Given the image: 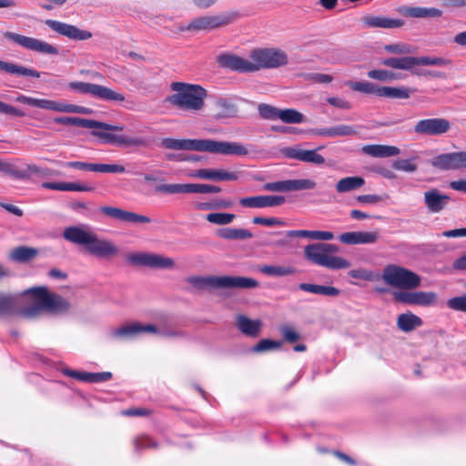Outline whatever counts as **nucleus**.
I'll return each mask as SVG.
<instances>
[{
	"instance_id": "nucleus-49",
	"label": "nucleus",
	"mask_w": 466,
	"mask_h": 466,
	"mask_svg": "<svg viewBox=\"0 0 466 466\" xmlns=\"http://www.w3.org/2000/svg\"><path fill=\"white\" fill-rule=\"evenodd\" d=\"M235 217L234 214L230 213H209L206 218L208 222L216 225H228L234 220Z\"/></svg>"
},
{
	"instance_id": "nucleus-1",
	"label": "nucleus",
	"mask_w": 466,
	"mask_h": 466,
	"mask_svg": "<svg viewBox=\"0 0 466 466\" xmlns=\"http://www.w3.org/2000/svg\"><path fill=\"white\" fill-rule=\"evenodd\" d=\"M253 62L232 54H222L217 58L220 67L238 73H251L261 68H277L288 64L286 53L277 48H258L250 53Z\"/></svg>"
},
{
	"instance_id": "nucleus-25",
	"label": "nucleus",
	"mask_w": 466,
	"mask_h": 466,
	"mask_svg": "<svg viewBox=\"0 0 466 466\" xmlns=\"http://www.w3.org/2000/svg\"><path fill=\"white\" fill-rule=\"evenodd\" d=\"M46 25L55 32L74 40H87L92 37L89 31L82 30L76 25L66 24L60 21L47 19Z\"/></svg>"
},
{
	"instance_id": "nucleus-34",
	"label": "nucleus",
	"mask_w": 466,
	"mask_h": 466,
	"mask_svg": "<svg viewBox=\"0 0 466 466\" xmlns=\"http://www.w3.org/2000/svg\"><path fill=\"white\" fill-rule=\"evenodd\" d=\"M400 12L404 16L413 18L440 17L442 15V11L438 8L422 6H406L402 7Z\"/></svg>"
},
{
	"instance_id": "nucleus-52",
	"label": "nucleus",
	"mask_w": 466,
	"mask_h": 466,
	"mask_svg": "<svg viewBox=\"0 0 466 466\" xmlns=\"http://www.w3.org/2000/svg\"><path fill=\"white\" fill-rule=\"evenodd\" d=\"M368 76L371 79L382 81V82H388L391 81L393 79H396V74L384 70V69H374L370 70L367 73Z\"/></svg>"
},
{
	"instance_id": "nucleus-56",
	"label": "nucleus",
	"mask_w": 466,
	"mask_h": 466,
	"mask_svg": "<svg viewBox=\"0 0 466 466\" xmlns=\"http://www.w3.org/2000/svg\"><path fill=\"white\" fill-rule=\"evenodd\" d=\"M252 222L256 225H262L267 227L273 226H285L286 223L284 220L277 218H263V217H255L252 219Z\"/></svg>"
},
{
	"instance_id": "nucleus-64",
	"label": "nucleus",
	"mask_w": 466,
	"mask_h": 466,
	"mask_svg": "<svg viewBox=\"0 0 466 466\" xmlns=\"http://www.w3.org/2000/svg\"><path fill=\"white\" fill-rule=\"evenodd\" d=\"M327 101L329 105L338 108L350 109L351 107V104L349 101L340 97H329Z\"/></svg>"
},
{
	"instance_id": "nucleus-22",
	"label": "nucleus",
	"mask_w": 466,
	"mask_h": 466,
	"mask_svg": "<svg viewBox=\"0 0 466 466\" xmlns=\"http://www.w3.org/2000/svg\"><path fill=\"white\" fill-rule=\"evenodd\" d=\"M432 167L441 170L466 168V151L443 153L431 160Z\"/></svg>"
},
{
	"instance_id": "nucleus-18",
	"label": "nucleus",
	"mask_w": 466,
	"mask_h": 466,
	"mask_svg": "<svg viewBox=\"0 0 466 466\" xmlns=\"http://www.w3.org/2000/svg\"><path fill=\"white\" fill-rule=\"evenodd\" d=\"M155 189L164 194H208L221 191L219 187L208 184H160Z\"/></svg>"
},
{
	"instance_id": "nucleus-43",
	"label": "nucleus",
	"mask_w": 466,
	"mask_h": 466,
	"mask_svg": "<svg viewBox=\"0 0 466 466\" xmlns=\"http://www.w3.org/2000/svg\"><path fill=\"white\" fill-rule=\"evenodd\" d=\"M17 312V299L15 296L0 292V318Z\"/></svg>"
},
{
	"instance_id": "nucleus-13",
	"label": "nucleus",
	"mask_w": 466,
	"mask_h": 466,
	"mask_svg": "<svg viewBox=\"0 0 466 466\" xmlns=\"http://www.w3.org/2000/svg\"><path fill=\"white\" fill-rule=\"evenodd\" d=\"M238 17L236 12L223 13L217 15L199 16L191 20L181 31L212 30L233 23Z\"/></svg>"
},
{
	"instance_id": "nucleus-57",
	"label": "nucleus",
	"mask_w": 466,
	"mask_h": 466,
	"mask_svg": "<svg viewBox=\"0 0 466 466\" xmlns=\"http://www.w3.org/2000/svg\"><path fill=\"white\" fill-rule=\"evenodd\" d=\"M384 49L391 54L406 55L411 53L410 46L406 44H390L384 46Z\"/></svg>"
},
{
	"instance_id": "nucleus-36",
	"label": "nucleus",
	"mask_w": 466,
	"mask_h": 466,
	"mask_svg": "<svg viewBox=\"0 0 466 466\" xmlns=\"http://www.w3.org/2000/svg\"><path fill=\"white\" fill-rule=\"evenodd\" d=\"M362 153L373 157H389L400 154V150L394 146L366 145L361 148Z\"/></svg>"
},
{
	"instance_id": "nucleus-7",
	"label": "nucleus",
	"mask_w": 466,
	"mask_h": 466,
	"mask_svg": "<svg viewBox=\"0 0 466 466\" xmlns=\"http://www.w3.org/2000/svg\"><path fill=\"white\" fill-rule=\"evenodd\" d=\"M142 332H148L154 334H159L166 338H187V334L186 331L177 329L161 328L158 329L154 324H141L139 322H134L132 324L123 325L118 329L112 331L114 338H134Z\"/></svg>"
},
{
	"instance_id": "nucleus-10",
	"label": "nucleus",
	"mask_w": 466,
	"mask_h": 466,
	"mask_svg": "<svg viewBox=\"0 0 466 466\" xmlns=\"http://www.w3.org/2000/svg\"><path fill=\"white\" fill-rule=\"evenodd\" d=\"M91 128H97L102 130H93L91 135L98 137L103 143L118 145V146H141L143 140L139 138H133L130 137H124L121 135L112 134L106 131H122L124 126L121 125H111L105 122H100L92 119Z\"/></svg>"
},
{
	"instance_id": "nucleus-4",
	"label": "nucleus",
	"mask_w": 466,
	"mask_h": 466,
	"mask_svg": "<svg viewBox=\"0 0 466 466\" xmlns=\"http://www.w3.org/2000/svg\"><path fill=\"white\" fill-rule=\"evenodd\" d=\"M175 93L167 101L179 109L199 111L204 107L207 90L199 85L173 82L170 85Z\"/></svg>"
},
{
	"instance_id": "nucleus-11",
	"label": "nucleus",
	"mask_w": 466,
	"mask_h": 466,
	"mask_svg": "<svg viewBox=\"0 0 466 466\" xmlns=\"http://www.w3.org/2000/svg\"><path fill=\"white\" fill-rule=\"evenodd\" d=\"M381 64L385 66L394 69L412 71L416 66H446L451 64V60L443 57L402 56L382 59Z\"/></svg>"
},
{
	"instance_id": "nucleus-37",
	"label": "nucleus",
	"mask_w": 466,
	"mask_h": 466,
	"mask_svg": "<svg viewBox=\"0 0 466 466\" xmlns=\"http://www.w3.org/2000/svg\"><path fill=\"white\" fill-rule=\"evenodd\" d=\"M422 324V319L410 311L401 313L397 318L398 329L406 333L413 331L417 328L421 327Z\"/></svg>"
},
{
	"instance_id": "nucleus-21",
	"label": "nucleus",
	"mask_w": 466,
	"mask_h": 466,
	"mask_svg": "<svg viewBox=\"0 0 466 466\" xmlns=\"http://www.w3.org/2000/svg\"><path fill=\"white\" fill-rule=\"evenodd\" d=\"M451 129V122L445 118L421 119L414 126V132L422 136H441Z\"/></svg>"
},
{
	"instance_id": "nucleus-30",
	"label": "nucleus",
	"mask_w": 466,
	"mask_h": 466,
	"mask_svg": "<svg viewBox=\"0 0 466 466\" xmlns=\"http://www.w3.org/2000/svg\"><path fill=\"white\" fill-rule=\"evenodd\" d=\"M236 325L242 334L250 338L258 337L262 328L260 319H250L244 315L237 317Z\"/></svg>"
},
{
	"instance_id": "nucleus-2",
	"label": "nucleus",
	"mask_w": 466,
	"mask_h": 466,
	"mask_svg": "<svg viewBox=\"0 0 466 466\" xmlns=\"http://www.w3.org/2000/svg\"><path fill=\"white\" fill-rule=\"evenodd\" d=\"M63 237L71 243L83 246L88 254L96 258H109L118 254V248L111 240L99 238L87 225L67 227Z\"/></svg>"
},
{
	"instance_id": "nucleus-28",
	"label": "nucleus",
	"mask_w": 466,
	"mask_h": 466,
	"mask_svg": "<svg viewBox=\"0 0 466 466\" xmlns=\"http://www.w3.org/2000/svg\"><path fill=\"white\" fill-rule=\"evenodd\" d=\"M379 238L380 235L376 231H350L339 237V241L347 245L374 244Z\"/></svg>"
},
{
	"instance_id": "nucleus-26",
	"label": "nucleus",
	"mask_w": 466,
	"mask_h": 466,
	"mask_svg": "<svg viewBox=\"0 0 466 466\" xmlns=\"http://www.w3.org/2000/svg\"><path fill=\"white\" fill-rule=\"evenodd\" d=\"M100 211L114 219L128 222V223H149L151 218L149 217L139 215L131 211H127L119 208L104 206L100 208Z\"/></svg>"
},
{
	"instance_id": "nucleus-5",
	"label": "nucleus",
	"mask_w": 466,
	"mask_h": 466,
	"mask_svg": "<svg viewBox=\"0 0 466 466\" xmlns=\"http://www.w3.org/2000/svg\"><path fill=\"white\" fill-rule=\"evenodd\" d=\"M339 247L329 243H313L304 248L305 258L312 264L329 269L349 268L350 262L341 257L332 256Z\"/></svg>"
},
{
	"instance_id": "nucleus-39",
	"label": "nucleus",
	"mask_w": 466,
	"mask_h": 466,
	"mask_svg": "<svg viewBox=\"0 0 466 466\" xmlns=\"http://www.w3.org/2000/svg\"><path fill=\"white\" fill-rule=\"evenodd\" d=\"M42 187L58 191L91 192L94 190L91 186L75 182H44Z\"/></svg>"
},
{
	"instance_id": "nucleus-55",
	"label": "nucleus",
	"mask_w": 466,
	"mask_h": 466,
	"mask_svg": "<svg viewBox=\"0 0 466 466\" xmlns=\"http://www.w3.org/2000/svg\"><path fill=\"white\" fill-rule=\"evenodd\" d=\"M35 303L30 305L21 310V315L25 318H34L36 317L42 310H44V307L41 305V299H35Z\"/></svg>"
},
{
	"instance_id": "nucleus-63",
	"label": "nucleus",
	"mask_w": 466,
	"mask_h": 466,
	"mask_svg": "<svg viewBox=\"0 0 466 466\" xmlns=\"http://www.w3.org/2000/svg\"><path fill=\"white\" fill-rule=\"evenodd\" d=\"M281 333L284 339L288 342H295L299 339V334L289 327H283Z\"/></svg>"
},
{
	"instance_id": "nucleus-61",
	"label": "nucleus",
	"mask_w": 466,
	"mask_h": 466,
	"mask_svg": "<svg viewBox=\"0 0 466 466\" xmlns=\"http://www.w3.org/2000/svg\"><path fill=\"white\" fill-rule=\"evenodd\" d=\"M112 378V373L109 371L103 372H89V381L88 383H97L107 381Z\"/></svg>"
},
{
	"instance_id": "nucleus-51",
	"label": "nucleus",
	"mask_w": 466,
	"mask_h": 466,
	"mask_svg": "<svg viewBox=\"0 0 466 466\" xmlns=\"http://www.w3.org/2000/svg\"><path fill=\"white\" fill-rule=\"evenodd\" d=\"M281 341L264 339L258 341L252 349L251 351L255 353L264 352L268 350H272L275 349H279L281 346Z\"/></svg>"
},
{
	"instance_id": "nucleus-53",
	"label": "nucleus",
	"mask_w": 466,
	"mask_h": 466,
	"mask_svg": "<svg viewBox=\"0 0 466 466\" xmlns=\"http://www.w3.org/2000/svg\"><path fill=\"white\" fill-rule=\"evenodd\" d=\"M447 306L451 309L466 312V293L448 299Z\"/></svg>"
},
{
	"instance_id": "nucleus-62",
	"label": "nucleus",
	"mask_w": 466,
	"mask_h": 466,
	"mask_svg": "<svg viewBox=\"0 0 466 466\" xmlns=\"http://www.w3.org/2000/svg\"><path fill=\"white\" fill-rule=\"evenodd\" d=\"M349 275L354 279H360L364 280L372 279V272L363 268L352 269L349 272Z\"/></svg>"
},
{
	"instance_id": "nucleus-45",
	"label": "nucleus",
	"mask_w": 466,
	"mask_h": 466,
	"mask_svg": "<svg viewBox=\"0 0 466 466\" xmlns=\"http://www.w3.org/2000/svg\"><path fill=\"white\" fill-rule=\"evenodd\" d=\"M259 271L271 277H283L294 274L296 268L292 267L264 265L260 267Z\"/></svg>"
},
{
	"instance_id": "nucleus-54",
	"label": "nucleus",
	"mask_w": 466,
	"mask_h": 466,
	"mask_svg": "<svg viewBox=\"0 0 466 466\" xmlns=\"http://www.w3.org/2000/svg\"><path fill=\"white\" fill-rule=\"evenodd\" d=\"M415 159V157L411 159H399L394 161L392 167L393 168L397 170H401L409 173L415 172L417 170V166L412 163V160Z\"/></svg>"
},
{
	"instance_id": "nucleus-46",
	"label": "nucleus",
	"mask_w": 466,
	"mask_h": 466,
	"mask_svg": "<svg viewBox=\"0 0 466 466\" xmlns=\"http://www.w3.org/2000/svg\"><path fill=\"white\" fill-rule=\"evenodd\" d=\"M55 123L73 126V127H81L84 128H91L92 119L80 118L75 116H57L54 119Z\"/></svg>"
},
{
	"instance_id": "nucleus-9",
	"label": "nucleus",
	"mask_w": 466,
	"mask_h": 466,
	"mask_svg": "<svg viewBox=\"0 0 466 466\" xmlns=\"http://www.w3.org/2000/svg\"><path fill=\"white\" fill-rule=\"evenodd\" d=\"M346 86L353 91L388 98L406 99L412 93V90L406 86H380L368 81H348Z\"/></svg>"
},
{
	"instance_id": "nucleus-14",
	"label": "nucleus",
	"mask_w": 466,
	"mask_h": 466,
	"mask_svg": "<svg viewBox=\"0 0 466 466\" xmlns=\"http://www.w3.org/2000/svg\"><path fill=\"white\" fill-rule=\"evenodd\" d=\"M25 295H31L34 299H41V305L45 311L52 313H65L70 309L69 302L57 294H51L46 287H35L25 290Z\"/></svg>"
},
{
	"instance_id": "nucleus-60",
	"label": "nucleus",
	"mask_w": 466,
	"mask_h": 466,
	"mask_svg": "<svg viewBox=\"0 0 466 466\" xmlns=\"http://www.w3.org/2000/svg\"><path fill=\"white\" fill-rule=\"evenodd\" d=\"M63 374L80 381H89V372L78 371L71 369H65L63 370Z\"/></svg>"
},
{
	"instance_id": "nucleus-6",
	"label": "nucleus",
	"mask_w": 466,
	"mask_h": 466,
	"mask_svg": "<svg viewBox=\"0 0 466 466\" xmlns=\"http://www.w3.org/2000/svg\"><path fill=\"white\" fill-rule=\"evenodd\" d=\"M187 282L200 290L225 289H251L259 286L258 281L255 279L241 276H198L189 278Z\"/></svg>"
},
{
	"instance_id": "nucleus-12",
	"label": "nucleus",
	"mask_w": 466,
	"mask_h": 466,
	"mask_svg": "<svg viewBox=\"0 0 466 466\" xmlns=\"http://www.w3.org/2000/svg\"><path fill=\"white\" fill-rule=\"evenodd\" d=\"M16 101L31 106L43 108L54 112L76 113V114H90L92 110L88 107L77 106L74 104L64 103L56 100L40 99L31 96L20 95L16 97Z\"/></svg>"
},
{
	"instance_id": "nucleus-20",
	"label": "nucleus",
	"mask_w": 466,
	"mask_h": 466,
	"mask_svg": "<svg viewBox=\"0 0 466 466\" xmlns=\"http://www.w3.org/2000/svg\"><path fill=\"white\" fill-rule=\"evenodd\" d=\"M317 186L316 182L311 179H288L264 184L263 189L270 192H291L307 189H313Z\"/></svg>"
},
{
	"instance_id": "nucleus-40",
	"label": "nucleus",
	"mask_w": 466,
	"mask_h": 466,
	"mask_svg": "<svg viewBox=\"0 0 466 466\" xmlns=\"http://www.w3.org/2000/svg\"><path fill=\"white\" fill-rule=\"evenodd\" d=\"M299 289L303 291H306V292L328 296V297H337L340 294V290L332 286H323V285H317V284H310V283H300L299 285Z\"/></svg>"
},
{
	"instance_id": "nucleus-3",
	"label": "nucleus",
	"mask_w": 466,
	"mask_h": 466,
	"mask_svg": "<svg viewBox=\"0 0 466 466\" xmlns=\"http://www.w3.org/2000/svg\"><path fill=\"white\" fill-rule=\"evenodd\" d=\"M161 146L167 149L194 150L226 156H246L248 154V150L243 144L211 139H176L166 137L162 139Z\"/></svg>"
},
{
	"instance_id": "nucleus-29",
	"label": "nucleus",
	"mask_w": 466,
	"mask_h": 466,
	"mask_svg": "<svg viewBox=\"0 0 466 466\" xmlns=\"http://www.w3.org/2000/svg\"><path fill=\"white\" fill-rule=\"evenodd\" d=\"M200 179H208L212 181H236L238 179V173L235 171H227L224 169H198L193 175Z\"/></svg>"
},
{
	"instance_id": "nucleus-16",
	"label": "nucleus",
	"mask_w": 466,
	"mask_h": 466,
	"mask_svg": "<svg viewBox=\"0 0 466 466\" xmlns=\"http://www.w3.org/2000/svg\"><path fill=\"white\" fill-rule=\"evenodd\" d=\"M128 263L136 267H146L153 269H172L175 261L169 257L151 252H136L127 255Z\"/></svg>"
},
{
	"instance_id": "nucleus-44",
	"label": "nucleus",
	"mask_w": 466,
	"mask_h": 466,
	"mask_svg": "<svg viewBox=\"0 0 466 466\" xmlns=\"http://www.w3.org/2000/svg\"><path fill=\"white\" fill-rule=\"evenodd\" d=\"M38 251L35 248L21 246L12 250L10 259L19 263H26L32 260Z\"/></svg>"
},
{
	"instance_id": "nucleus-27",
	"label": "nucleus",
	"mask_w": 466,
	"mask_h": 466,
	"mask_svg": "<svg viewBox=\"0 0 466 466\" xmlns=\"http://www.w3.org/2000/svg\"><path fill=\"white\" fill-rule=\"evenodd\" d=\"M450 201V196L442 194L437 188H431L424 192V204L431 213H440L447 207Z\"/></svg>"
},
{
	"instance_id": "nucleus-58",
	"label": "nucleus",
	"mask_w": 466,
	"mask_h": 466,
	"mask_svg": "<svg viewBox=\"0 0 466 466\" xmlns=\"http://www.w3.org/2000/svg\"><path fill=\"white\" fill-rule=\"evenodd\" d=\"M136 451H140L147 448H156L157 446V442L151 440L147 436H141L135 440L134 441Z\"/></svg>"
},
{
	"instance_id": "nucleus-32",
	"label": "nucleus",
	"mask_w": 466,
	"mask_h": 466,
	"mask_svg": "<svg viewBox=\"0 0 466 466\" xmlns=\"http://www.w3.org/2000/svg\"><path fill=\"white\" fill-rule=\"evenodd\" d=\"M0 71L16 76H31L38 78L41 76V73L35 69L3 60H0Z\"/></svg>"
},
{
	"instance_id": "nucleus-23",
	"label": "nucleus",
	"mask_w": 466,
	"mask_h": 466,
	"mask_svg": "<svg viewBox=\"0 0 466 466\" xmlns=\"http://www.w3.org/2000/svg\"><path fill=\"white\" fill-rule=\"evenodd\" d=\"M284 157L289 159H295L305 163L315 165H323L325 158L318 153V149H303L300 147H287L281 150Z\"/></svg>"
},
{
	"instance_id": "nucleus-48",
	"label": "nucleus",
	"mask_w": 466,
	"mask_h": 466,
	"mask_svg": "<svg viewBox=\"0 0 466 466\" xmlns=\"http://www.w3.org/2000/svg\"><path fill=\"white\" fill-rule=\"evenodd\" d=\"M258 114L261 118L268 119V120H276L279 119V114L280 109L278 107H275L273 106H270L268 104H259L258 107Z\"/></svg>"
},
{
	"instance_id": "nucleus-59",
	"label": "nucleus",
	"mask_w": 466,
	"mask_h": 466,
	"mask_svg": "<svg viewBox=\"0 0 466 466\" xmlns=\"http://www.w3.org/2000/svg\"><path fill=\"white\" fill-rule=\"evenodd\" d=\"M0 114L10 115L18 117L25 116L24 111L2 101H0Z\"/></svg>"
},
{
	"instance_id": "nucleus-41",
	"label": "nucleus",
	"mask_w": 466,
	"mask_h": 466,
	"mask_svg": "<svg viewBox=\"0 0 466 466\" xmlns=\"http://www.w3.org/2000/svg\"><path fill=\"white\" fill-rule=\"evenodd\" d=\"M217 235L224 239L234 240V239H248L253 238V234L251 231L244 228H219L217 231Z\"/></svg>"
},
{
	"instance_id": "nucleus-38",
	"label": "nucleus",
	"mask_w": 466,
	"mask_h": 466,
	"mask_svg": "<svg viewBox=\"0 0 466 466\" xmlns=\"http://www.w3.org/2000/svg\"><path fill=\"white\" fill-rule=\"evenodd\" d=\"M215 106L218 112L214 116L218 120L237 116L238 107L231 98H218L215 102Z\"/></svg>"
},
{
	"instance_id": "nucleus-19",
	"label": "nucleus",
	"mask_w": 466,
	"mask_h": 466,
	"mask_svg": "<svg viewBox=\"0 0 466 466\" xmlns=\"http://www.w3.org/2000/svg\"><path fill=\"white\" fill-rule=\"evenodd\" d=\"M393 299L405 305L428 307L436 304L437 294L431 291H394Z\"/></svg>"
},
{
	"instance_id": "nucleus-33",
	"label": "nucleus",
	"mask_w": 466,
	"mask_h": 466,
	"mask_svg": "<svg viewBox=\"0 0 466 466\" xmlns=\"http://www.w3.org/2000/svg\"><path fill=\"white\" fill-rule=\"evenodd\" d=\"M357 133L356 127L350 125H338L331 127L317 128L313 130L314 135L327 137L354 136L357 135Z\"/></svg>"
},
{
	"instance_id": "nucleus-15",
	"label": "nucleus",
	"mask_w": 466,
	"mask_h": 466,
	"mask_svg": "<svg viewBox=\"0 0 466 466\" xmlns=\"http://www.w3.org/2000/svg\"><path fill=\"white\" fill-rule=\"evenodd\" d=\"M69 88L80 94L90 95L103 101L123 102L125 100L123 94L98 84L76 81L69 84Z\"/></svg>"
},
{
	"instance_id": "nucleus-31",
	"label": "nucleus",
	"mask_w": 466,
	"mask_h": 466,
	"mask_svg": "<svg viewBox=\"0 0 466 466\" xmlns=\"http://www.w3.org/2000/svg\"><path fill=\"white\" fill-rule=\"evenodd\" d=\"M273 235H281L285 234L286 237L289 238H309L316 240H331L334 238V234L330 231H320V230H306V229H299V230H289L286 232H273Z\"/></svg>"
},
{
	"instance_id": "nucleus-42",
	"label": "nucleus",
	"mask_w": 466,
	"mask_h": 466,
	"mask_svg": "<svg viewBox=\"0 0 466 466\" xmlns=\"http://www.w3.org/2000/svg\"><path fill=\"white\" fill-rule=\"evenodd\" d=\"M365 184L361 177H347L338 181L336 190L338 193H346L356 190Z\"/></svg>"
},
{
	"instance_id": "nucleus-47",
	"label": "nucleus",
	"mask_w": 466,
	"mask_h": 466,
	"mask_svg": "<svg viewBox=\"0 0 466 466\" xmlns=\"http://www.w3.org/2000/svg\"><path fill=\"white\" fill-rule=\"evenodd\" d=\"M279 119L287 124H299L303 122L304 116L300 112L292 108L280 109Z\"/></svg>"
},
{
	"instance_id": "nucleus-35",
	"label": "nucleus",
	"mask_w": 466,
	"mask_h": 466,
	"mask_svg": "<svg viewBox=\"0 0 466 466\" xmlns=\"http://www.w3.org/2000/svg\"><path fill=\"white\" fill-rule=\"evenodd\" d=\"M364 24L368 27L380 28H400L404 25L405 22L401 19H394L386 16L368 15L363 18Z\"/></svg>"
},
{
	"instance_id": "nucleus-8",
	"label": "nucleus",
	"mask_w": 466,
	"mask_h": 466,
	"mask_svg": "<svg viewBox=\"0 0 466 466\" xmlns=\"http://www.w3.org/2000/svg\"><path fill=\"white\" fill-rule=\"evenodd\" d=\"M382 279L386 284L402 289H417L421 282V279L417 273L393 264L384 268Z\"/></svg>"
},
{
	"instance_id": "nucleus-50",
	"label": "nucleus",
	"mask_w": 466,
	"mask_h": 466,
	"mask_svg": "<svg viewBox=\"0 0 466 466\" xmlns=\"http://www.w3.org/2000/svg\"><path fill=\"white\" fill-rule=\"evenodd\" d=\"M92 172L101 173H125L126 168L122 165L118 164H96L93 163Z\"/></svg>"
},
{
	"instance_id": "nucleus-24",
	"label": "nucleus",
	"mask_w": 466,
	"mask_h": 466,
	"mask_svg": "<svg viewBox=\"0 0 466 466\" xmlns=\"http://www.w3.org/2000/svg\"><path fill=\"white\" fill-rule=\"evenodd\" d=\"M285 202L286 198L280 195H260L242 198L239 199L240 206L248 208L279 207L283 205Z\"/></svg>"
},
{
	"instance_id": "nucleus-17",
	"label": "nucleus",
	"mask_w": 466,
	"mask_h": 466,
	"mask_svg": "<svg viewBox=\"0 0 466 466\" xmlns=\"http://www.w3.org/2000/svg\"><path fill=\"white\" fill-rule=\"evenodd\" d=\"M4 37L18 46L32 51H35L41 54H48V55H58V49L48 44L47 42L25 36L20 34H16L14 32H5L4 33Z\"/></svg>"
}]
</instances>
